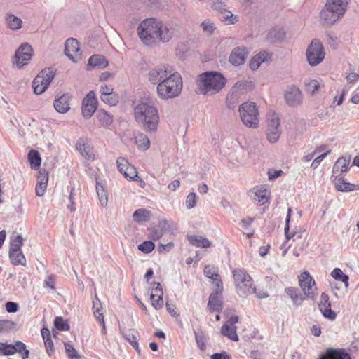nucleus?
I'll return each instance as SVG.
<instances>
[{"label":"nucleus","instance_id":"f257e3e1","mask_svg":"<svg viewBox=\"0 0 359 359\" xmlns=\"http://www.w3.org/2000/svg\"><path fill=\"white\" fill-rule=\"evenodd\" d=\"M137 34L144 44L153 46L157 42L168 43L175 35V28L161 20L148 18L139 25Z\"/></svg>","mask_w":359,"mask_h":359},{"label":"nucleus","instance_id":"f03ea898","mask_svg":"<svg viewBox=\"0 0 359 359\" xmlns=\"http://www.w3.org/2000/svg\"><path fill=\"white\" fill-rule=\"evenodd\" d=\"M196 84L199 93L212 96L225 87L226 79L218 72L208 71L198 76Z\"/></svg>","mask_w":359,"mask_h":359},{"label":"nucleus","instance_id":"7ed1b4c3","mask_svg":"<svg viewBox=\"0 0 359 359\" xmlns=\"http://www.w3.org/2000/svg\"><path fill=\"white\" fill-rule=\"evenodd\" d=\"M135 121L146 131H156L159 123V116L156 108L149 102H141L134 108Z\"/></svg>","mask_w":359,"mask_h":359},{"label":"nucleus","instance_id":"20e7f679","mask_svg":"<svg viewBox=\"0 0 359 359\" xmlns=\"http://www.w3.org/2000/svg\"><path fill=\"white\" fill-rule=\"evenodd\" d=\"M351 0H327L320 13L321 21L326 25H332L345 14Z\"/></svg>","mask_w":359,"mask_h":359},{"label":"nucleus","instance_id":"39448f33","mask_svg":"<svg viewBox=\"0 0 359 359\" xmlns=\"http://www.w3.org/2000/svg\"><path fill=\"white\" fill-rule=\"evenodd\" d=\"M183 87L182 78L177 71L160 86H156L158 95L163 100H169L179 96Z\"/></svg>","mask_w":359,"mask_h":359},{"label":"nucleus","instance_id":"423d86ee","mask_svg":"<svg viewBox=\"0 0 359 359\" xmlns=\"http://www.w3.org/2000/svg\"><path fill=\"white\" fill-rule=\"evenodd\" d=\"M238 111L243 123L252 128L259 126V112L256 104L252 102H246L239 106Z\"/></svg>","mask_w":359,"mask_h":359},{"label":"nucleus","instance_id":"0eeeda50","mask_svg":"<svg viewBox=\"0 0 359 359\" xmlns=\"http://www.w3.org/2000/svg\"><path fill=\"white\" fill-rule=\"evenodd\" d=\"M176 70L170 65L159 64L150 67L147 74L148 81L154 85L160 86Z\"/></svg>","mask_w":359,"mask_h":359},{"label":"nucleus","instance_id":"6e6552de","mask_svg":"<svg viewBox=\"0 0 359 359\" xmlns=\"http://www.w3.org/2000/svg\"><path fill=\"white\" fill-rule=\"evenodd\" d=\"M306 56L308 63L315 67L321 63L325 57L323 44L318 39H313L308 46Z\"/></svg>","mask_w":359,"mask_h":359},{"label":"nucleus","instance_id":"1a4fd4ad","mask_svg":"<svg viewBox=\"0 0 359 359\" xmlns=\"http://www.w3.org/2000/svg\"><path fill=\"white\" fill-rule=\"evenodd\" d=\"M55 72L48 68L41 71L32 81V88L34 93L41 95L48 88L54 79Z\"/></svg>","mask_w":359,"mask_h":359},{"label":"nucleus","instance_id":"9d476101","mask_svg":"<svg viewBox=\"0 0 359 359\" xmlns=\"http://www.w3.org/2000/svg\"><path fill=\"white\" fill-rule=\"evenodd\" d=\"M15 353L22 354V359L29 358V351L26 349V345L20 341H15L14 344H8L0 342V356H10Z\"/></svg>","mask_w":359,"mask_h":359},{"label":"nucleus","instance_id":"9b49d317","mask_svg":"<svg viewBox=\"0 0 359 359\" xmlns=\"http://www.w3.org/2000/svg\"><path fill=\"white\" fill-rule=\"evenodd\" d=\"M280 135V119L276 113H271L267 118V140L271 142H276Z\"/></svg>","mask_w":359,"mask_h":359},{"label":"nucleus","instance_id":"f8f14e48","mask_svg":"<svg viewBox=\"0 0 359 359\" xmlns=\"http://www.w3.org/2000/svg\"><path fill=\"white\" fill-rule=\"evenodd\" d=\"M299 283L304 294L308 298L314 299L317 287L316 283L308 271L302 272L299 276Z\"/></svg>","mask_w":359,"mask_h":359},{"label":"nucleus","instance_id":"ddd939ff","mask_svg":"<svg viewBox=\"0 0 359 359\" xmlns=\"http://www.w3.org/2000/svg\"><path fill=\"white\" fill-rule=\"evenodd\" d=\"M32 48L28 43H22L15 54L14 63L18 67L26 65L32 57Z\"/></svg>","mask_w":359,"mask_h":359},{"label":"nucleus","instance_id":"4468645a","mask_svg":"<svg viewBox=\"0 0 359 359\" xmlns=\"http://www.w3.org/2000/svg\"><path fill=\"white\" fill-rule=\"evenodd\" d=\"M284 99L290 107H297L302 102V93L296 86H290L284 93Z\"/></svg>","mask_w":359,"mask_h":359},{"label":"nucleus","instance_id":"2eb2a0df","mask_svg":"<svg viewBox=\"0 0 359 359\" xmlns=\"http://www.w3.org/2000/svg\"><path fill=\"white\" fill-rule=\"evenodd\" d=\"M65 52L66 55L74 62H78L81 60V51L79 41L73 38L66 41Z\"/></svg>","mask_w":359,"mask_h":359},{"label":"nucleus","instance_id":"dca6fc26","mask_svg":"<svg viewBox=\"0 0 359 359\" xmlns=\"http://www.w3.org/2000/svg\"><path fill=\"white\" fill-rule=\"evenodd\" d=\"M238 321V316H232L229 320L224 323L221 328V333L222 335L228 337L229 339L233 341H238V337L236 333L237 327L235 325Z\"/></svg>","mask_w":359,"mask_h":359},{"label":"nucleus","instance_id":"f3484780","mask_svg":"<svg viewBox=\"0 0 359 359\" xmlns=\"http://www.w3.org/2000/svg\"><path fill=\"white\" fill-rule=\"evenodd\" d=\"M97 109V101L95 94L93 91H90L83 98L82 102V114L86 118L93 116Z\"/></svg>","mask_w":359,"mask_h":359},{"label":"nucleus","instance_id":"a211bd4d","mask_svg":"<svg viewBox=\"0 0 359 359\" xmlns=\"http://www.w3.org/2000/svg\"><path fill=\"white\" fill-rule=\"evenodd\" d=\"M318 308L325 318L331 320L336 318V313L331 309L329 296L325 292H323L320 295V302H318Z\"/></svg>","mask_w":359,"mask_h":359},{"label":"nucleus","instance_id":"6ab92c4d","mask_svg":"<svg viewBox=\"0 0 359 359\" xmlns=\"http://www.w3.org/2000/svg\"><path fill=\"white\" fill-rule=\"evenodd\" d=\"M205 276L212 280V284L215 285V290L218 292L223 291V283L218 273V269L210 265H208L204 268Z\"/></svg>","mask_w":359,"mask_h":359},{"label":"nucleus","instance_id":"aec40b11","mask_svg":"<svg viewBox=\"0 0 359 359\" xmlns=\"http://www.w3.org/2000/svg\"><path fill=\"white\" fill-rule=\"evenodd\" d=\"M249 53L248 50L245 46L234 48L229 56V62L234 66L243 65Z\"/></svg>","mask_w":359,"mask_h":359},{"label":"nucleus","instance_id":"412c9836","mask_svg":"<svg viewBox=\"0 0 359 359\" xmlns=\"http://www.w3.org/2000/svg\"><path fill=\"white\" fill-rule=\"evenodd\" d=\"M250 198L260 204H265L270 196L269 191L265 186H257L250 191Z\"/></svg>","mask_w":359,"mask_h":359},{"label":"nucleus","instance_id":"4be33fe9","mask_svg":"<svg viewBox=\"0 0 359 359\" xmlns=\"http://www.w3.org/2000/svg\"><path fill=\"white\" fill-rule=\"evenodd\" d=\"M163 290L160 283H154V287L150 298L151 304L156 309H159L163 306Z\"/></svg>","mask_w":359,"mask_h":359},{"label":"nucleus","instance_id":"5701e85b","mask_svg":"<svg viewBox=\"0 0 359 359\" xmlns=\"http://www.w3.org/2000/svg\"><path fill=\"white\" fill-rule=\"evenodd\" d=\"M271 55L265 51H261L255 55L250 61L249 67L252 70H257L263 62L271 60Z\"/></svg>","mask_w":359,"mask_h":359},{"label":"nucleus","instance_id":"b1692460","mask_svg":"<svg viewBox=\"0 0 359 359\" xmlns=\"http://www.w3.org/2000/svg\"><path fill=\"white\" fill-rule=\"evenodd\" d=\"M222 292H218L215 290V292L211 294L209 297L208 302V308L211 311L221 312L222 310V300L220 297Z\"/></svg>","mask_w":359,"mask_h":359},{"label":"nucleus","instance_id":"393cba45","mask_svg":"<svg viewBox=\"0 0 359 359\" xmlns=\"http://www.w3.org/2000/svg\"><path fill=\"white\" fill-rule=\"evenodd\" d=\"M70 96L65 94L54 101V107L55 110L60 113L65 114L70 109L69 106Z\"/></svg>","mask_w":359,"mask_h":359},{"label":"nucleus","instance_id":"a878e982","mask_svg":"<svg viewBox=\"0 0 359 359\" xmlns=\"http://www.w3.org/2000/svg\"><path fill=\"white\" fill-rule=\"evenodd\" d=\"M135 144L140 150H147L150 147V140L147 135L137 132L133 135Z\"/></svg>","mask_w":359,"mask_h":359},{"label":"nucleus","instance_id":"bb28decb","mask_svg":"<svg viewBox=\"0 0 359 359\" xmlns=\"http://www.w3.org/2000/svg\"><path fill=\"white\" fill-rule=\"evenodd\" d=\"M320 359H351L348 353L339 349L328 348L325 355H321Z\"/></svg>","mask_w":359,"mask_h":359},{"label":"nucleus","instance_id":"cd10ccee","mask_svg":"<svg viewBox=\"0 0 359 359\" xmlns=\"http://www.w3.org/2000/svg\"><path fill=\"white\" fill-rule=\"evenodd\" d=\"M236 292L241 297H245L248 295L253 294L255 291V287L252 284V279L250 281H246L241 285H237Z\"/></svg>","mask_w":359,"mask_h":359},{"label":"nucleus","instance_id":"c85d7f7f","mask_svg":"<svg viewBox=\"0 0 359 359\" xmlns=\"http://www.w3.org/2000/svg\"><path fill=\"white\" fill-rule=\"evenodd\" d=\"M6 25L9 29L13 31L19 30L22 26V20L11 13H7L5 16Z\"/></svg>","mask_w":359,"mask_h":359},{"label":"nucleus","instance_id":"c756f323","mask_svg":"<svg viewBox=\"0 0 359 359\" xmlns=\"http://www.w3.org/2000/svg\"><path fill=\"white\" fill-rule=\"evenodd\" d=\"M333 182L336 189L339 191L348 192L354 190L355 188V185L346 182L343 177L335 176Z\"/></svg>","mask_w":359,"mask_h":359},{"label":"nucleus","instance_id":"7c9ffc66","mask_svg":"<svg viewBox=\"0 0 359 359\" xmlns=\"http://www.w3.org/2000/svg\"><path fill=\"white\" fill-rule=\"evenodd\" d=\"M252 87V82L250 80H241L236 83L231 89L232 94H237L248 90Z\"/></svg>","mask_w":359,"mask_h":359},{"label":"nucleus","instance_id":"2f4dec72","mask_svg":"<svg viewBox=\"0 0 359 359\" xmlns=\"http://www.w3.org/2000/svg\"><path fill=\"white\" fill-rule=\"evenodd\" d=\"M189 243L196 247L207 248L211 245L208 238L199 236H190L188 237Z\"/></svg>","mask_w":359,"mask_h":359},{"label":"nucleus","instance_id":"473e14b6","mask_svg":"<svg viewBox=\"0 0 359 359\" xmlns=\"http://www.w3.org/2000/svg\"><path fill=\"white\" fill-rule=\"evenodd\" d=\"M108 65V61L107 59L100 55H92L88 62V66L97 68H103Z\"/></svg>","mask_w":359,"mask_h":359},{"label":"nucleus","instance_id":"72a5a7b5","mask_svg":"<svg viewBox=\"0 0 359 359\" xmlns=\"http://www.w3.org/2000/svg\"><path fill=\"white\" fill-rule=\"evenodd\" d=\"M349 165V160L344 157H341L335 162L332 172L334 174L341 175L347 171Z\"/></svg>","mask_w":359,"mask_h":359},{"label":"nucleus","instance_id":"f704fd0d","mask_svg":"<svg viewBox=\"0 0 359 359\" xmlns=\"http://www.w3.org/2000/svg\"><path fill=\"white\" fill-rule=\"evenodd\" d=\"M23 245V238L21 234H17L13 233L10 240V248L9 252H16L20 250Z\"/></svg>","mask_w":359,"mask_h":359},{"label":"nucleus","instance_id":"c9c22d12","mask_svg":"<svg viewBox=\"0 0 359 359\" xmlns=\"http://www.w3.org/2000/svg\"><path fill=\"white\" fill-rule=\"evenodd\" d=\"M233 275L236 286L252 280L250 276L243 269H236L233 271Z\"/></svg>","mask_w":359,"mask_h":359},{"label":"nucleus","instance_id":"e433bc0d","mask_svg":"<svg viewBox=\"0 0 359 359\" xmlns=\"http://www.w3.org/2000/svg\"><path fill=\"white\" fill-rule=\"evenodd\" d=\"M218 11L221 12L222 21H223L226 25H233L238 21V17L227 10L226 6H224V8H219Z\"/></svg>","mask_w":359,"mask_h":359},{"label":"nucleus","instance_id":"4c0bfd02","mask_svg":"<svg viewBox=\"0 0 359 359\" xmlns=\"http://www.w3.org/2000/svg\"><path fill=\"white\" fill-rule=\"evenodd\" d=\"M150 212L144 208H140L135 210L133 215V218L136 222L140 223L148 221L150 219Z\"/></svg>","mask_w":359,"mask_h":359},{"label":"nucleus","instance_id":"58836bf2","mask_svg":"<svg viewBox=\"0 0 359 359\" xmlns=\"http://www.w3.org/2000/svg\"><path fill=\"white\" fill-rule=\"evenodd\" d=\"M28 160L32 168L37 169L41 165V158L40 154L36 150H30L28 153Z\"/></svg>","mask_w":359,"mask_h":359},{"label":"nucleus","instance_id":"ea45409f","mask_svg":"<svg viewBox=\"0 0 359 359\" xmlns=\"http://www.w3.org/2000/svg\"><path fill=\"white\" fill-rule=\"evenodd\" d=\"M9 257L13 265L25 266L26 264V259L21 250L13 252V253L9 252Z\"/></svg>","mask_w":359,"mask_h":359},{"label":"nucleus","instance_id":"a19ab883","mask_svg":"<svg viewBox=\"0 0 359 359\" xmlns=\"http://www.w3.org/2000/svg\"><path fill=\"white\" fill-rule=\"evenodd\" d=\"M124 338L129 341V343L136 349L137 352H140L138 346V337L137 332L134 330H130L123 333Z\"/></svg>","mask_w":359,"mask_h":359},{"label":"nucleus","instance_id":"79ce46f5","mask_svg":"<svg viewBox=\"0 0 359 359\" xmlns=\"http://www.w3.org/2000/svg\"><path fill=\"white\" fill-rule=\"evenodd\" d=\"M76 149L79 151L82 156H85L87 159H93V155L90 152L89 146L84 142L83 140H80L76 143Z\"/></svg>","mask_w":359,"mask_h":359},{"label":"nucleus","instance_id":"37998d69","mask_svg":"<svg viewBox=\"0 0 359 359\" xmlns=\"http://www.w3.org/2000/svg\"><path fill=\"white\" fill-rule=\"evenodd\" d=\"M96 191L101 205L102 207H106L108 203L107 192L104 189V187L98 182H97Z\"/></svg>","mask_w":359,"mask_h":359},{"label":"nucleus","instance_id":"c03bdc74","mask_svg":"<svg viewBox=\"0 0 359 359\" xmlns=\"http://www.w3.org/2000/svg\"><path fill=\"white\" fill-rule=\"evenodd\" d=\"M306 91L311 95H314L320 88V84L316 79H308L304 81Z\"/></svg>","mask_w":359,"mask_h":359},{"label":"nucleus","instance_id":"a18cd8bd","mask_svg":"<svg viewBox=\"0 0 359 359\" xmlns=\"http://www.w3.org/2000/svg\"><path fill=\"white\" fill-rule=\"evenodd\" d=\"M97 117L99 118V121L100 124L103 127H107L111 125L113 123V117L110 114H109L104 110L99 111L97 113Z\"/></svg>","mask_w":359,"mask_h":359},{"label":"nucleus","instance_id":"49530a36","mask_svg":"<svg viewBox=\"0 0 359 359\" xmlns=\"http://www.w3.org/2000/svg\"><path fill=\"white\" fill-rule=\"evenodd\" d=\"M331 276L337 280L344 283L346 287H348V276L343 273L339 268H335L331 273Z\"/></svg>","mask_w":359,"mask_h":359},{"label":"nucleus","instance_id":"de8ad7c7","mask_svg":"<svg viewBox=\"0 0 359 359\" xmlns=\"http://www.w3.org/2000/svg\"><path fill=\"white\" fill-rule=\"evenodd\" d=\"M269 37L273 41H281L285 37V32L282 28H275L269 33Z\"/></svg>","mask_w":359,"mask_h":359},{"label":"nucleus","instance_id":"09e8293b","mask_svg":"<svg viewBox=\"0 0 359 359\" xmlns=\"http://www.w3.org/2000/svg\"><path fill=\"white\" fill-rule=\"evenodd\" d=\"M15 328V323L10 320H0V334L11 332Z\"/></svg>","mask_w":359,"mask_h":359},{"label":"nucleus","instance_id":"8fccbe9b","mask_svg":"<svg viewBox=\"0 0 359 359\" xmlns=\"http://www.w3.org/2000/svg\"><path fill=\"white\" fill-rule=\"evenodd\" d=\"M65 348L69 359H81V356L71 344L65 343Z\"/></svg>","mask_w":359,"mask_h":359},{"label":"nucleus","instance_id":"3c124183","mask_svg":"<svg viewBox=\"0 0 359 359\" xmlns=\"http://www.w3.org/2000/svg\"><path fill=\"white\" fill-rule=\"evenodd\" d=\"M195 339L197 343V345L200 350L204 351L206 348V341L207 337L203 332L196 333L195 332Z\"/></svg>","mask_w":359,"mask_h":359},{"label":"nucleus","instance_id":"603ef678","mask_svg":"<svg viewBox=\"0 0 359 359\" xmlns=\"http://www.w3.org/2000/svg\"><path fill=\"white\" fill-rule=\"evenodd\" d=\"M55 327L62 331H67L69 329L68 323L62 317H56L54 320Z\"/></svg>","mask_w":359,"mask_h":359},{"label":"nucleus","instance_id":"864d4df0","mask_svg":"<svg viewBox=\"0 0 359 359\" xmlns=\"http://www.w3.org/2000/svg\"><path fill=\"white\" fill-rule=\"evenodd\" d=\"M93 313L95 317L100 321L99 316H104L103 313L102 312V307L101 306V303L97 295L95 294V300L93 301Z\"/></svg>","mask_w":359,"mask_h":359},{"label":"nucleus","instance_id":"5fc2aeb1","mask_svg":"<svg viewBox=\"0 0 359 359\" xmlns=\"http://www.w3.org/2000/svg\"><path fill=\"white\" fill-rule=\"evenodd\" d=\"M137 248L139 250L144 253H149L154 249L155 245L152 241H144L138 245Z\"/></svg>","mask_w":359,"mask_h":359},{"label":"nucleus","instance_id":"6e6d98bb","mask_svg":"<svg viewBox=\"0 0 359 359\" xmlns=\"http://www.w3.org/2000/svg\"><path fill=\"white\" fill-rule=\"evenodd\" d=\"M123 175L126 179L135 180L137 177V172L136 168L130 164L127 167L126 172H123Z\"/></svg>","mask_w":359,"mask_h":359},{"label":"nucleus","instance_id":"4d7b16f0","mask_svg":"<svg viewBox=\"0 0 359 359\" xmlns=\"http://www.w3.org/2000/svg\"><path fill=\"white\" fill-rule=\"evenodd\" d=\"M185 204L187 209H191L196 206V194L194 192H191L187 195Z\"/></svg>","mask_w":359,"mask_h":359},{"label":"nucleus","instance_id":"13d9d810","mask_svg":"<svg viewBox=\"0 0 359 359\" xmlns=\"http://www.w3.org/2000/svg\"><path fill=\"white\" fill-rule=\"evenodd\" d=\"M291 213H292V209L290 208L287 210V217H286V219H285V229H284L285 234L287 239H290L292 237H294L295 235L294 233L291 234L289 232V223H290V217H291Z\"/></svg>","mask_w":359,"mask_h":359},{"label":"nucleus","instance_id":"bf43d9fd","mask_svg":"<svg viewBox=\"0 0 359 359\" xmlns=\"http://www.w3.org/2000/svg\"><path fill=\"white\" fill-rule=\"evenodd\" d=\"M101 100L111 106H114L118 102V97L116 95H102Z\"/></svg>","mask_w":359,"mask_h":359},{"label":"nucleus","instance_id":"052dcab7","mask_svg":"<svg viewBox=\"0 0 359 359\" xmlns=\"http://www.w3.org/2000/svg\"><path fill=\"white\" fill-rule=\"evenodd\" d=\"M116 163L119 172L123 174L126 172L127 167L130 165L128 161L124 158H118Z\"/></svg>","mask_w":359,"mask_h":359},{"label":"nucleus","instance_id":"680f3d73","mask_svg":"<svg viewBox=\"0 0 359 359\" xmlns=\"http://www.w3.org/2000/svg\"><path fill=\"white\" fill-rule=\"evenodd\" d=\"M330 153V150L328 149L323 154H320L319 156L316 157L313 162L311 163V168L314 170L316 169L320 164V163L325 158V157Z\"/></svg>","mask_w":359,"mask_h":359},{"label":"nucleus","instance_id":"e2e57ef3","mask_svg":"<svg viewBox=\"0 0 359 359\" xmlns=\"http://www.w3.org/2000/svg\"><path fill=\"white\" fill-rule=\"evenodd\" d=\"M201 27L203 30L208 34H212L215 30V27L212 22L209 20H205L201 23Z\"/></svg>","mask_w":359,"mask_h":359},{"label":"nucleus","instance_id":"0e129e2a","mask_svg":"<svg viewBox=\"0 0 359 359\" xmlns=\"http://www.w3.org/2000/svg\"><path fill=\"white\" fill-rule=\"evenodd\" d=\"M48 181V174L45 170H40L38 175V182L42 184H47Z\"/></svg>","mask_w":359,"mask_h":359},{"label":"nucleus","instance_id":"69168bd1","mask_svg":"<svg viewBox=\"0 0 359 359\" xmlns=\"http://www.w3.org/2000/svg\"><path fill=\"white\" fill-rule=\"evenodd\" d=\"M6 310L8 313H15L18 311V305L15 302H8L6 305Z\"/></svg>","mask_w":359,"mask_h":359},{"label":"nucleus","instance_id":"338daca9","mask_svg":"<svg viewBox=\"0 0 359 359\" xmlns=\"http://www.w3.org/2000/svg\"><path fill=\"white\" fill-rule=\"evenodd\" d=\"M113 88L111 86H102L100 88V94L102 95H114L113 93Z\"/></svg>","mask_w":359,"mask_h":359},{"label":"nucleus","instance_id":"774afa93","mask_svg":"<svg viewBox=\"0 0 359 359\" xmlns=\"http://www.w3.org/2000/svg\"><path fill=\"white\" fill-rule=\"evenodd\" d=\"M229 354L226 351H222L219 353H214L210 356L211 359H229Z\"/></svg>","mask_w":359,"mask_h":359}]
</instances>
